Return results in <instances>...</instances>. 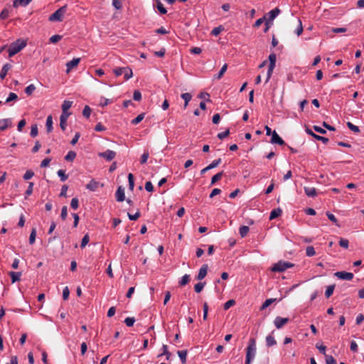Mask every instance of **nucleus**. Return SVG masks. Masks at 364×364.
I'll list each match as a JSON object with an SVG mask.
<instances>
[{
  "label": "nucleus",
  "instance_id": "obj_23",
  "mask_svg": "<svg viewBox=\"0 0 364 364\" xmlns=\"http://www.w3.org/2000/svg\"><path fill=\"white\" fill-rule=\"evenodd\" d=\"M46 130L48 133L53 131V117L51 115L48 116L46 119Z\"/></svg>",
  "mask_w": 364,
  "mask_h": 364
},
{
  "label": "nucleus",
  "instance_id": "obj_37",
  "mask_svg": "<svg viewBox=\"0 0 364 364\" xmlns=\"http://www.w3.org/2000/svg\"><path fill=\"white\" fill-rule=\"evenodd\" d=\"M224 30V28L222 26H219L218 27L214 28L212 31L211 34L214 36H218Z\"/></svg>",
  "mask_w": 364,
  "mask_h": 364
},
{
  "label": "nucleus",
  "instance_id": "obj_43",
  "mask_svg": "<svg viewBox=\"0 0 364 364\" xmlns=\"http://www.w3.org/2000/svg\"><path fill=\"white\" fill-rule=\"evenodd\" d=\"M235 304V301L234 299H230L224 304L223 309L224 310L229 309L231 306Z\"/></svg>",
  "mask_w": 364,
  "mask_h": 364
},
{
  "label": "nucleus",
  "instance_id": "obj_14",
  "mask_svg": "<svg viewBox=\"0 0 364 364\" xmlns=\"http://www.w3.org/2000/svg\"><path fill=\"white\" fill-rule=\"evenodd\" d=\"M80 60V58H75L73 60L68 61L65 63V66L67 67V68H73L78 65Z\"/></svg>",
  "mask_w": 364,
  "mask_h": 364
},
{
  "label": "nucleus",
  "instance_id": "obj_52",
  "mask_svg": "<svg viewBox=\"0 0 364 364\" xmlns=\"http://www.w3.org/2000/svg\"><path fill=\"white\" fill-rule=\"evenodd\" d=\"M135 322V318L134 317H127L124 320V323L129 327H131L134 325Z\"/></svg>",
  "mask_w": 364,
  "mask_h": 364
},
{
  "label": "nucleus",
  "instance_id": "obj_61",
  "mask_svg": "<svg viewBox=\"0 0 364 364\" xmlns=\"http://www.w3.org/2000/svg\"><path fill=\"white\" fill-rule=\"evenodd\" d=\"M349 242L347 239L341 238L339 240V245L343 248L347 249L348 247Z\"/></svg>",
  "mask_w": 364,
  "mask_h": 364
},
{
  "label": "nucleus",
  "instance_id": "obj_56",
  "mask_svg": "<svg viewBox=\"0 0 364 364\" xmlns=\"http://www.w3.org/2000/svg\"><path fill=\"white\" fill-rule=\"evenodd\" d=\"M33 182H30L29 184H28V187L27 188V190L26 191V198H27V196H29L32 194L33 193Z\"/></svg>",
  "mask_w": 364,
  "mask_h": 364
},
{
  "label": "nucleus",
  "instance_id": "obj_50",
  "mask_svg": "<svg viewBox=\"0 0 364 364\" xmlns=\"http://www.w3.org/2000/svg\"><path fill=\"white\" fill-rule=\"evenodd\" d=\"M205 283H203V282H198V283H197V284L194 286L195 291H196V292H197V293H200V292L203 290V287H204V286H205Z\"/></svg>",
  "mask_w": 364,
  "mask_h": 364
},
{
  "label": "nucleus",
  "instance_id": "obj_34",
  "mask_svg": "<svg viewBox=\"0 0 364 364\" xmlns=\"http://www.w3.org/2000/svg\"><path fill=\"white\" fill-rule=\"evenodd\" d=\"M334 289H335V284L330 285L327 287L326 292H325V296L326 298H329L333 294Z\"/></svg>",
  "mask_w": 364,
  "mask_h": 364
},
{
  "label": "nucleus",
  "instance_id": "obj_32",
  "mask_svg": "<svg viewBox=\"0 0 364 364\" xmlns=\"http://www.w3.org/2000/svg\"><path fill=\"white\" fill-rule=\"evenodd\" d=\"M144 116H145V113H141L136 118L132 119L131 123L132 124H134V125H136V124H139V122H141L144 119Z\"/></svg>",
  "mask_w": 364,
  "mask_h": 364
},
{
  "label": "nucleus",
  "instance_id": "obj_13",
  "mask_svg": "<svg viewBox=\"0 0 364 364\" xmlns=\"http://www.w3.org/2000/svg\"><path fill=\"white\" fill-rule=\"evenodd\" d=\"M70 114H61L60 117V127L63 131L66 129L67 126V119L69 117Z\"/></svg>",
  "mask_w": 364,
  "mask_h": 364
},
{
  "label": "nucleus",
  "instance_id": "obj_31",
  "mask_svg": "<svg viewBox=\"0 0 364 364\" xmlns=\"http://www.w3.org/2000/svg\"><path fill=\"white\" fill-rule=\"evenodd\" d=\"M156 8L161 14H166L167 13L166 9L159 0H156Z\"/></svg>",
  "mask_w": 364,
  "mask_h": 364
},
{
  "label": "nucleus",
  "instance_id": "obj_22",
  "mask_svg": "<svg viewBox=\"0 0 364 364\" xmlns=\"http://www.w3.org/2000/svg\"><path fill=\"white\" fill-rule=\"evenodd\" d=\"M282 213V210L279 208L272 210V212L270 213L269 220H272L279 217V215H281Z\"/></svg>",
  "mask_w": 364,
  "mask_h": 364
},
{
  "label": "nucleus",
  "instance_id": "obj_29",
  "mask_svg": "<svg viewBox=\"0 0 364 364\" xmlns=\"http://www.w3.org/2000/svg\"><path fill=\"white\" fill-rule=\"evenodd\" d=\"M250 228L248 226L242 225L240 228L239 232L242 237H245L248 233Z\"/></svg>",
  "mask_w": 364,
  "mask_h": 364
},
{
  "label": "nucleus",
  "instance_id": "obj_18",
  "mask_svg": "<svg viewBox=\"0 0 364 364\" xmlns=\"http://www.w3.org/2000/svg\"><path fill=\"white\" fill-rule=\"evenodd\" d=\"M11 279V282L15 283L21 279V272H10L9 273Z\"/></svg>",
  "mask_w": 364,
  "mask_h": 364
},
{
  "label": "nucleus",
  "instance_id": "obj_20",
  "mask_svg": "<svg viewBox=\"0 0 364 364\" xmlns=\"http://www.w3.org/2000/svg\"><path fill=\"white\" fill-rule=\"evenodd\" d=\"M98 186L99 182L95 181L94 179H92L90 182L88 184H87L86 188L91 191H95L98 188Z\"/></svg>",
  "mask_w": 364,
  "mask_h": 364
},
{
  "label": "nucleus",
  "instance_id": "obj_1",
  "mask_svg": "<svg viewBox=\"0 0 364 364\" xmlns=\"http://www.w3.org/2000/svg\"><path fill=\"white\" fill-rule=\"evenodd\" d=\"M257 352L256 339L251 338L246 348L245 364H250L254 360Z\"/></svg>",
  "mask_w": 364,
  "mask_h": 364
},
{
  "label": "nucleus",
  "instance_id": "obj_51",
  "mask_svg": "<svg viewBox=\"0 0 364 364\" xmlns=\"http://www.w3.org/2000/svg\"><path fill=\"white\" fill-rule=\"evenodd\" d=\"M326 364H337L335 358L330 355H326Z\"/></svg>",
  "mask_w": 364,
  "mask_h": 364
},
{
  "label": "nucleus",
  "instance_id": "obj_30",
  "mask_svg": "<svg viewBox=\"0 0 364 364\" xmlns=\"http://www.w3.org/2000/svg\"><path fill=\"white\" fill-rule=\"evenodd\" d=\"M190 280H191L190 275L185 274L182 277L181 281L179 282V285L182 286V287L185 286L189 283Z\"/></svg>",
  "mask_w": 364,
  "mask_h": 364
},
{
  "label": "nucleus",
  "instance_id": "obj_10",
  "mask_svg": "<svg viewBox=\"0 0 364 364\" xmlns=\"http://www.w3.org/2000/svg\"><path fill=\"white\" fill-rule=\"evenodd\" d=\"M116 200L118 202H122L125 200L124 188L122 186H119L116 193Z\"/></svg>",
  "mask_w": 364,
  "mask_h": 364
},
{
  "label": "nucleus",
  "instance_id": "obj_12",
  "mask_svg": "<svg viewBox=\"0 0 364 364\" xmlns=\"http://www.w3.org/2000/svg\"><path fill=\"white\" fill-rule=\"evenodd\" d=\"M12 122L11 119H0V131H4L8 127H11Z\"/></svg>",
  "mask_w": 364,
  "mask_h": 364
},
{
  "label": "nucleus",
  "instance_id": "obj_2",
  "mask_svg": "<svg viewBox=\"0 0 364 364\" xmlns=\"http://www.w3.org/2000/svg\"><path fill=\"white\" fill-rule=\"evenodd\" d=\"M26 46V41L23 39H17L12 43L7 48L9 56L11 57L20 52Z\"/></svg>",
  "mask_w": 364,
  "mask_h": 364
},
{
  "label": "nucleus",
  "instance_id": "obj_15",
  "mask_svg": "<svg viewBox=\"0 0 364 364\" xmlns=\"http://www.w3.org/2000/svg\"><path fill=\"white\" fill-rule=\"evenodd\" d=\"M265 341L267 347H272L277 344V341L272 334L266 336Z\"/></svg>",
  "mask_w": 364,
  "mask_h": 364
},
{
  "label": "nucleus",
  "instance_id": "obj_4",
  "mask_svg": "<svg viewBox=\"0 0 364 364\" xmlns=\"http://www.w3.org/2000/svg\"><path fill=\"white\" fill-rule=\"evenodd\" d=\"M67 11V6L65 5L60 9H58L57 11H55L53 14H52L49 18L48 20L50 21L54 22V21H62L63 17L64 14H65Z\"/></svg>",
  "mask_w": 364,
  "mask_h": 364
},
{
  "label": "nucleus",
  "instance_id": "obj_45",
  "mask_svg": "<svg viewBox=\"0 0 364 364\" xmlns=\"http://www.w3.org/2000/svg\"><path fill=\"white\" fill-rule=\"evenodd\" d=\"M91 109L90 108L89 106L86 105L83 110H82V115L86 117V118H89L90 116V114H91Z\"/></svg>",
  "mask_w": 364,
  "mask_h": 364
},
{
  "label": "nucleus",
  "instance_id": "obj_47",
  "mask_svg": "<svg viewBox=\"0 0 364 364\" xmlns=\"http://www.w3.org/2000/svg\"><path fill=\"white\" fill-rule=\"evenodd\" d=\"M17 99H18V96L16 93L10 92L9 95V97H7V99L6 100V103H9L11 101L16 100Z\"/></svg>",
  "mask_w": 364,
  "mask_h": 364
},
{
  "label": "nucleus",
  "instance_id": "obj_49",
  "mask_svg": "<svg viewBox=\"0 0 364 364\" xmlns=\"http://www.w3.org/2000/svg\"><path fill=\"white\" fill-rule=\"evenodd\" d=\"M70 206L73 209L76 210L79 207V200L77 198H73L71 200Z\"/></svg>",
  "mask_w": 364,
  "mask_h": 364
},
{
  "label": "nucleus",
  "instance_id": "obj_21",
  "mask_svg": "<svg viewBox=\"0 0 364 364\" xmlns=\"http://www.w3.org/2000/svg\"><path fill=\"white\" fill-rule=\"evenodd\" d=\"M73 102L65 100L62 105L63 114H70L68 110L71 107Z\"/></svg>",
  "mask_w": 364,
  "mask_h": 364
},
{
  "label": "nucleus",
  "instance_id": "obj_6",
  "mask_svg": "<svg viewBox=\"0 0 364 364\" xmlns=\"http://www.w3.org/2000/svg\"><path fill=\"white\" fill-rule=\"evenodd\" d=\"M289 321L288 318H282L280 316H277L274 318V324L275 327L278 329L282 328L285 324H287Z\"/></svg>",
  "mask_w": 364,
  "mask_h": 364
},
{
  "label": "nucleus",
  "instance_id": "obj_46",
  "mask_svg": "<svg viewBox=\"0 0 364 364\" xmlns=\"http://www.w3.org/2000/svg\"><path fill=\"white\" fill-rule=\"evenodd\" d=\"M38 127H37V124H33L31 126V136L32 137H36L37 135H38Z\"/></svg>",
  "mask_w": 364,
  "mask_h": 364
},
{
  "label": "nucleus",
  "instance_id": "obj_35",
  "mask_svg": "<svg viewBox=\"0 0 364 364\" xmlns=\"http://www.w3.org/2000/svg\"><path fill=\"white\" fill-rule=\"evenodd\" d=\"M58 176L60 178L61 181H65L68 179V176L65 174V171L63 169H60L57 172Z\"/></svg>",
  "mask_w": 364,
  "mask_h": 364
},
{
  "label": "nucleus",
  "instance_id": "obj_39",
  "mask_svg": "<svg viewBox=\"0 0 364 364\" xmlns=\"http://www.w3.org/2000/svg\"><path fill=\"white\" fill-rule=\"evenodd\" d=\"M128 181H129V188L131 191L134 190V176L132 173H129L128 175Z\"/></svg>",
  "mask_w": 364,
  "mask_h": 364
},
{
  "label": "nucleus",
  "instance_id": "obj_28",
  "mask_svg": "<svg viewBox=\"0 0 364 364\" xmlns=\"http://www.w3.org/2000/svg\"><path fill=\"white\" fill-rule=\"evenodd\" d=\"M181 363L185 364L186 363L187 350H178L177 352Z\"/></svg>",
  "mask_w": 364,
  "mask_h": 364
},
{
  "label": "nucleus",
  "instance_id": "obj_19",
  "mask_svg": "<svg viewBox=\"0 0 364 364\" xmlns=\"http://www.w3.org/2000/svg\"><path fill=\"white\" fill-rule=\"evenodd\" d=\"M32 0H14L13 2V6L17 8L19 6H26L30 4Z\"/></svg>",
  "mask_w": 364,
  "mask_h": 364
},
{
  "label": "nucleus",
  "instance_id": "obj_42",
  "mask_svg": "<svg viewBox=\"0 0 364 364\" xmlns=\"http://www.w3.org/2000/svg\"><path fill=\"white\" fill-rule=\"evenodd\" d=\"M306 254L308 257H312L315 255L316 252L313 246H308L306 249Z\"/></svg>",
  "mask_w": 364,
  "mask_h": 364
},
{
  "label": "nucleus",
  "instance_id": "obj_3",
  "mask_svg": "<svg viewBox=\"0 0 364 364\" xmlns=\"http://www.w3.org/2000/svg\"><path fill=\"white\" fill-rule=\"evenodd\" d=\"M294 264L287 261L279 260L275 263L272 267L271 271L274 272H283L288 268L293 267Z\"/></svg>",
  "mask_w": 364,
  "mask_h": 364
},
{
  "label": "nucleus",
  "instance_id": "obj_25",
  "mask_svg": "<svg viewBox=\"0 0 364 364\" xmlns=\"http://www.w3.org/2000/svg\"><path fill=\"white\" fill-rule=\"evenodd\" d=\"M181 98L185 102V103H184V108H186L188 106V102L191 100L192 96H191V95L190 93L186 92V93L181 94Z\"/></svg>",
  "mask_w": 364,
  "mask_h": 364
},
{
  "label": "nucleus",
  "instance_id": "obj_55",
  "mask_svg": "<svg viewBox=\"0 0 364 364\" xmlns=\"http://www.w3.org/2000/svg\"><path fill=\"white\" fill-rule=\"evenodd\" d=\"M221 163V159H218L212 161L210 164L208 165V168L213 169L217 167Z\"/></svg>",
  "mask_w": 364,
  "mask_h": 364
},
{
  "label": "nucleus",
  "instance_id": "obj_62",
  "mask_svg": "<svg viewBox=\"0 0 364 364\" xmlns=\"http://www.w3.org/2000/svg\"><path fill=\"white\" fill-rule=\"evenodd\" d=\"M299 26L298 28L296 29L295 33L297 36H300L303 32V26L302 23L300 19H298Z\"/></svg>",
  "mask_w": 364,
  "mask_h": 364
},
{
  "label": "nucleus",
  "instance_id": "obj_44",
  "mask_svg": "<svg viewBox=\"0 0 364 364\" xmlns=\"http://www.w3.org/2000/svg\"><path fill=\"white\" fill-rule=\"evenodd\" d=\"M326 216L332 223H333L337 226H339V225L338 224V220L333 214L331 213L330 212H327Z\"/></svg>",
  "mask_w": 364,
  "mask_h": 364
},
{
  "label": "nucleus",
  "instance_id": "obj_58",
  "mask_svg": "<svg viewBox=\"0 0 364 364\" xmlns=\"http://www.w3.org/2000/svg\"><path fill=\"white\" fill-rule=\"evenodd\" d=\"M127 215L130 220H136L140 217V212L139 210H137V212L134 215H132L129 213H128Z\"/></svg>",
  "mask_w": 364,
  "mask_h": 364
},
{
  "label": "nucleus",
  "instance_id": "obj_53",
  "mask_svg": "<svg viewBox=\"0 0 364 364\" xmlns=\"http://www.w3.org/2000/svg\"><path fill=\"white\" fill-rule=\"evenodd\" d=\"M63 36L60 35H54L50 38V42L56 43L62 39Z\"/></svg>",
  "mask_w": 364,
  "mask_h": 364
},
{
  "label": "nucleus",
  "instance_id": "obj_38",
  "mask_svg": "<svg viewBox=\"0 0 364 364\" xmlns=\"http://www.w3.org/2000/svg\"><path fill=\"white\" fill-rule=\"evenodd\" d=\"M347 127L355 133H360V130L358 126L354 125L353 123L347 122Z\"/></svg>",
  "mask_w": 364,
  "mask_h": 364
},
{
  "label": "nucleus",
  "instance_id": "obj_27",
  "mask_svg": "<svg viewBox=\"0 0 364 364\" xmlns=\"http://www.w3.org/2000/svg\"><path fill=\"white\" fill-rule=\"evenodd\" d=\"M277 299H267L260 306V310L263 311L269 306H270L272 303H274Z\"/></svg>",
  "mask_w": 364,
  "mask_h": 364
},
{
  "label": "nucleus",
  "instance_id": "obj_54",
  "mask_svg": "<svg viewBox=\"0 0 364 364\" xmlns=\"http://www.w3.org/2000/svg\"><path fill=\"white\" fill-rule=\"evenodd\" d=\"M230 134V130L229 129H227L225 132L218 133L217 136L220 139H223L226 138Z\"/></svg>",
  "mask_w": 364,
  "mask_h": 364
},
{
  "label": "nucleus",
  "instance_id": "obj_8",
  "mask_svg": "<svg viewBox=\"0 0 364 364\" xmlns=\"http://www.w3.org/2000/svg\"><path fill=\"white\" fill-rule=\"evenodd\" d=\"M306 132L309 134L310 136H313L314 138H315L316 139L318 140V141H321L323 144H327L329 141V139L326 137H324V136H319V135H317L316 134H314L311 129H310L309 128L306 127Z\"/></svg>",
  "mask_w": 364,
  "mask_h": 364
},
{
  "label": "nucleus",
  "instance_id": "obj_33",
  "mask_svg": "<svg viewBox=\"0 0 364 364\" xmlns=\"http://www.w3.org/2000/svg\"><path fill=\"white\" fill-rule=\"evenodd\" d=\"M223 176V171L219 172L214 175L211 178V185L215 184L218 181L220 180Z\"/></svg>",
  "mask_w": 364,
  "mask_h": 364
},
{
  "label": "nucleus",
  "instance_id": "obj_17",
  "mask_svg": "<svg viewBox=\"0 0 364 364\" xmlns=\"http://www.w3.org/2000/svg\"><path fill=\"white\" fill-rule=\"evenodd\" d=\"M281 11L279 8H275L269 12L268 21H273L279 14Z\"/></svg>",
  "mask_w": 364,
  "mask_h": 364
},
{
  "label": "nucleus",
  "instance_id": "obj_40",
  "mask_svg": "<svg viewBox=\"0 0 364 364\" xmlns=\"http://www.w3.org/2000/svg\"><path fill=\"white\" fill-rule=\"evenodd\" d=\"M89 241H90L89 235L88 234H85L84 235V237H82V239L81 244H80V247L82 249H83L87 245Z\"/></svg>",
  "mask_w": 364,
  "mask_h": 364
},
{
  "label": "nucleus",
  "instance_id": "obj_24",
  "mask_svg": "<svg viewBox=\"0 0 364 364\" xmlns=\"http://www.w3.org/2000/svg\"><path fill=\"white\" fill-rule=\"evenodd\" d=\"M277 56L274 53H272L269 55V65L268 68H274L275 67Z\"/></svg>",
  "mask_w": 364,
  "mask_h": 364
},
{
  "label": "nucleus",
  "instance_id": "obj_16",
  "mask_svg": "<svg viewBox=\"0 0 364 364\" xmlns=\"http://www.w3.org/2000/svg\"><path fill=\"white\" fill-rule=\"evenodd\" d=\"M304 192L309 197H315L317 196L316 189L313 187H304Z\"/></svg>",
  "mask_w": 364,
  "mask_h": 364
},
{
  "label": "nucleus",
  "instance_id": "obj_26",
  "mask_svg": "<svg viewBox=\"0 0 364 364\" xmlns=\"http://www.w3.org/2000/svg\"><path fill=\"white\" fill-rule=\"evenodd\" d=\"M76 153L74 151H69L65 156V160L67 161H73L76 157Z\"/></svg>",
  "mask_w": 364,
  "mask_h": 364
},
{
  "label": "nucleus",
  "instance_id": "obj_59",
  "mask_svg": "<svg viewBox=\"0 0 364 364\" xmlns=\"http://www.w3.org/2000/svg\"><path fill=\"white\" fill-rule=\"evenodd\" d=\"M316 348L319 350V352L323 355H326V347L325 346H323V344H319L318 343H317L316 344Z\"/></svg>",
  "mask_w": 364,
  "mask_h": 364
},
{
  "label": "nucleus",
  "instance_id": "obj_11",
  "mask_svg": "<svg viewBox=\"0 0 364 364\" xmlns=\"http://www.w3.org/2000/svg\"><path fill=\"white\" fill-rule=\"evenodd\" d=\"M208 269V264H203L200 267L196 279L198 280H202L203 278H205V276L207 275Z\"/></svg>",
  "mask_w": 364,
  "mask_h": 364
},
{
  "label": "nucleus",
  "instance_id": "obj_41",
  "mask_svg": "<svg viewBox=\"0 0 364 364\" xmlns=\"http://www.w3.org/2000/svg\"><path fill=\"white\" fill-rule=\"evenodd\" d=\"M36 237V228H33L31 230V232L30 234V237H29V243L31 245H32L35 242Z\"/></svg>",
  "mask_w": 364,
  "mask_h": 364
},
{
  "label": "nucleus",
  "instance_id": "obj_64",
  "mask_svg": "<svg viewBox=\"0 0 364 364\" xmlns=\"http://www.w3.org/2000/svg\"><path fill=\"white\" fill-rule=\"evenodd\" d=\"M70 295V290L68 287H65L63 290V299L67 300Z\"/></svg>",
  "mask_w": 364,
  "mask_h": 364
},
{
  "label": "nucleus",
  "instance_id": "obj_48",
  "mask_svg": "<svg viewBox=\"0 0 364 364\" xmlns=\"http://www.w3.org/2000/svg\"><path fill=\"white\" fill-rule=\"evenodd\" d=\"M34 176V172L32 170H28L24 173L23 178L24 180H29Z\"/></svg>",
  "mask_w": 364,
  "mask_h": 364
},
{
  "label": "nucleus",
  "instance_id": "obj_9",
  "mask_svg": "<svg viewBox=\"0 0 364 364\" xmlns=\"http://www.w3.org/2000/svg\"><path fill=\"white\" fill-rule=\"evenodd\" d=\"M270 142L272 144H277L279 145H284V141L278 135L276 131L272 132V136Z\"/></svg>",
  "mask_w": 364,
  "mask_h": 364
},
{
  "label": "nucleus",
  "instance_id": "obj_5",
  "mask_svg": "<svg viewBox=\"0 0 364 364\" xmlns=\"http://www.w3.org/2000/svg\"><path fill=\"white\" fill-rule=\"evenodd\" d=\"M334 275L340 279H343V280H347V281H350L351 279H353L354 275L353 273L351 272H336Z\"/></svg>",
  "mask_w": 364,
  "mask_h": 364
},
{
  "label": "nucleus",
  "instance_id": "obj_63",
  "mask_svg": "<svg viewBox=\"0 0 364 364\" xmlns=\"http://www.w3.org/2000/svg\"><path fill=\"white\" fill-rule=\"evenodd\" d=\"M133 99L135 101H140L141 100V94L139 90H134L133 94Z\"/></svg>",
  "mask_w": 364,
  "mask_h": 364
},
{
  "label": "nucleus",
  "instance_id": "obj_36",
  "mask_svg": "<svg viewBox=\"0 0 364 364\" xmlns=\"http://www.w3.org/2000/svg\"><path fill=\"white\" fill-rule=\"evenodd\" d=\"M36 87L34 85L31 84L30 85L27 86L25 89V92L27 95L31 96L33 92L35 91Z\"/></svg>",
  "mask_w": 364,
  "mask_h": 364
},
{
  "label": "nucleus",
  "instance_id": "obj_57",
  "mask_svg": "<svg viewBox=\"0 0 364 364\" xmlns=\"http://www.w3.org/2000/svg\"><path fill=\"white\" fill-rule=\"evenodd\" d=\"M9 16V11L7 9H4L1 11L0 14L1 19H6Z\"/></svg>",
  "mask_w": 364,
  "mask_h": 364
},
{
  "label": "nucleus",
  "instance_id": "obj_7",
  "mask_svg": "<svg viewBox=\"0 0 364 364\" xmlns=\"http://www.w3.org/2000/svg\"><path fill=\"white\" fill-rule=\"evenodd\" d=\"M99 156L110 161L116 156V152L109 149H107L105 152L100 153Z\"/></svg>",
  "mask_w": 364,
  "mask_h": 364
},
{
  "label": "nucleus",
  "instance_id": "obj_60",
  "mask_svg": "<svg viewBox=\"0 0 364 364\" xmlns=\"http://www.w3.org/2000/svg\"><path fill=\"white\" fill-rule=\"evenodd\" d=\"M68 215V208L66 205L63 206L61 209L60 217L63 220H65Z\"/></svg>",
  "mask_w": 364,
  "mask_h": 364
}]
</instances>
